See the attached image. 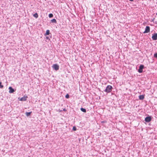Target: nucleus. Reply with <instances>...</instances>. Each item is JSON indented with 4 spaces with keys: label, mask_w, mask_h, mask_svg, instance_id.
Here are the masks:
<instances>
[{
    "label": "nucleus",
    "mask_w": 157,
    "mask_h": 157,
    "mask_svg": "<svg viewBox=\"0 0 157 157\" xmlns=\"http://www.w3.org/2000/svg\"><path fill=\"white\" fill-rule=\"evenodd\" d=\"M3 87V86L2 85V82H0V88H2Z\"/></svg>",
    "instance_id": "nucleus-16"
},
{
    "label": "nucleus",
    "mask_w": 157,
    "mask_h": 157,
    "mask_svg": "<svg viewBox=\"0 0 157 157\" xmlns=\"http://www.w3.org/2000/svg\"><path fill=\"white\" fill-rule=\"evenodd\" d=\"M63 110L64 111H66V110L65 109H63Z\"/></svg>",
    "instance_id": "nucleus-19"
},
{
    "label": "nucleus",
    "mask_w": 157,
    "mask_h": 157,
    "mask_svg": "<svg viewBox=\"0 0 157 157\" xmlns=\"http://www.w3.org/2000/svg\"><path fill=\"white\" fill-rule=\"evenodd\" d=\"M113 89V87L110 85H108L105 89L104 91L107 93L110 92Z\"/></svg>",
    "instance_id": "nucleus-1"
},
{
    "label": "nucleus",
    "mask_w": 157,
    "mask_h": 157,
    "mask_svg": "<svg viewBox=\"0 0 157 157\" xmlns=\"http://www.w3.org/2000/svg\"><path fill=\"white\" fill-rule=\"evenodd\" d=\"M53 17V15L52 13H50L49 14V17L50 18L52 17Z\"/></svg>",
    "instance_id": "nucleus-15"
},
{
    "label": "nucleus",
    "mask_w": 157,
    "mask_h": 157,
    "mask_svg": "<svg viewBox=\"0 0 157 157\" xmlns=\"http://www.w3.org/2000/svg\"><path fill=\"white\" fill-rule=\"evenodd\" d=\"M33 16L36 17V18H37L38 17V15L37 13H35L33 15Z\"/></svg>",
    "instance_id": "nucleus-14"
},
{
    "label": "nucleus",
    "mask_w": 157,
    "mask_h": 157,
    "mask_svg": "<svg viewBox=\"0 0 157 157\" xmlns=\"http://www.w3.org/2000/svg\"><path fill=\"white\" fill-rule=\"evenodd\" d=\"M73 129L74 131H76V128L75 127H73Z\"/></svg>",
    "instance_id": "nucleus-18"
},
{
    "label": "nucleus",
    "mask_w": 157,
    "mask_h": 157,
    "mask_svg": "<svg viewBox=\"0 0 157 157\" xmlns=\"http://www.w3.org/2000/svg\"><path fill=\"white\" fill-rule=\"evenodd\" d=\"M27 98L28 97L27 96H24L23 97L21 98L20 99V100L23 101H25L26 100Z\"/></svg>",
    "instance_id": "nucleus-8"
},
{
    "label": "nucleus",
    "mask_w": 157,
    "mask_h": 157,
    "mask_svg": "<svg viewBox=\"0 0 157 157\" xmlns=\"http://www.w3.org/2000/svg\"><path fill=\"white\" fill-rule=\"evenodd\" d=\"M51 21L52 23H57L56 21V19H53L51 20Z\"/></svg>",
    "instance_id": "nucleus-11"
},
{
    "label": "nucleus",
    "mask_w": 157,
    "mask_h": 157,
    "mask_svg": "<svg viewBox=\"0 0 157 157\" xmlns=\"http://www.w3.org/2000/svg\"><path fill=\"white\" fill-rule=\"evenodd\" d=\"M150 28L148 26H147L146 27L145 31L143 32L144 33H147L150 32Z\"/></svg>",
    "instance_id": "nucleus-4"
},
{
    "label": "nucleus",
    "mask_w": 157,
    "mask_h": 157,
    "mask_svg": "<svg viewBox=\"0 0 157 157\" xmlns=\"http://www.w3.org/2000/svg\"><path fill=\"white\" fill-rule=\"evenodd\" d=\"M52 68L55 70L57 71L59 69V66L57 64H54L52 66Z\"/></svg>",
    "instance_id": "nucleus-2"
},
{
    "label": "nucleus",
    "mask_w": 157,
    "mask_h": 157,
    "mask_svg": "<svg viewBox=\"0 0 157 157\" xmlns=\"http://www.w3.org/2000/svg\"><path fill=\"white\" fill-rule=\"evenodd\" d=\"M65 97L66 98H69V95H68V94H67L66 96H65Z\"/></svg>",
    "instance_id": "nucleus-17"
},
{
    "label": "nucleus",
    "mask_w": 157,
    "mask_h": 157,
    "mask_svg": "<svg viewBox=\"0 0 157 157\" xmlns=\"http://www.w3.org/2000/svg\"><path fill=\"white\" fill-rule=\"evenodd\" d=\"M144 68V66L143 65H140L139 68L138 70L139 72L141 73L143 72V69Z\"/></svg>",
    "instance_id": "nucleus-3"
},
{
    "label": "nucleus",
    "mask_w": 157,
    "mask_h": 157,
    "mask_svg": "<svg viewBox=\"0 0 157 157\" xmlns=\"http://www.w3.org/2000/svg\"><path fill=\"white\" fill-rule=\"evenodd\" d=\"M130 1H133V0H129Z\"/></svg>",
    "instance_id": "nucleus-20"
},
{
    "label": "nucleus",
    "mask_w": 157,
    "mask_h": 157,
    "mask_svg": "<svg viewBox=\"0 0 157 157\" xmlns=\"http://www.w3.org/2000/svg\"><path fill=\"white\" fill-rule=\"evenodd\" d=\"M156 15H157V13H156Z\"/></svg>",
    "instance_id": "nucleus-22"
},
{
    "label": "nucleus",
    "mask_w": 157,
    "mask_h": 157,
    "mask_svg": "<svg viewBox=\"0 0 157 157\" xmlns=\"http://www.w3.org/2000/svg\"><path fill=\"white\" fill-rule=\"evenodd\" d=\"M49 33H50L49 30H47L46 31V33L44 35L45 36L47 35H49Z\"/></svg>",
    "instance_id": "nucleus-10"
},
{
    "label": "nucleus",
    "mask_w": 157,
    "mask_h": 157,
    "mask_svg": "<svg viewBox=\"0 0 157 157\" xmlns=\"http://www.w3.org/2000/svg\"><path fill=\"white\" fill-rule=\"evenodd\" d=\"M151 120V117L149 116L148 117H147L145 118V120L146 122H150Z\"/></svg>",
    "instance_id": "nucleus-5"
},
{
    "label": "nucleus",
    "mask_w": 157,
    "mask_h": 157,
    "mask_svg": "<svg viewBox=\"0 0 157 157\" xmlns=\"http://www.w3.org/2000/svg\"><path fill=\"white\" fill-rule=\"evenodd\" d=\"M9 92L10 93H13L15 91L14 90L11 86L9 87Z\"/></svg>",
    "instance_id": "nucleus-7"
},
{
    "label": "nucleus",
    "mask_w": 157,
    "mask_h": 157,
    "mask_svg": "<svg viewBox=\"0 0 157 157\" xmlns=\"http://www.w3.org/2000/svg\"><path fill=\"white\" fill-rule=\"evenodd\" d=\"M81 110L84 113H86V110L85 109H84L83 108H81Z\"/></svg>",
    "instance_id": "nucleus-13"
},
{
    "label": "nucleus",
    "mask_w": 157,
    "mask_h": 157,
    "mask_svg": "<svg viewBox=\"0 0 157 157\" xmlns=\"http://www.w3.org/2000/svg\"><path fill=\"white\" fill-rule=\"evenodd\" d=\"M46 38H47V39H48V37H46Z\"/></svg>",
    "instance_id": "nucleus-21"
},
{
    "label": "nucleus",
    "mask_w": 157,
    "mask_h": 157,
    "mask_svg": "<svg viewBox=\"0 0 157 157\" xmlns=\"http://www.w3.org/2000/svg\"><path fill=\"white\" fill-rule=\"evenodd\" d=\"M139 98L140 100H143L144 98V96L143 95H140L139 96Z\"/></svg>",
    "instance_id": "nucleus-9"
},
{
    "label": "nucleus",
    "mask_w": 157,
    "mask_h": 157,
    "mask_svg": "<svg viewBox=\"0 0 157 157\" xmlns=\"http://www.w3.org/2000/svg\"><path fill=\"white\" fill-rule=\"evenodd\" d=\"M152 38L153 40H156L157 39V33H155L153 34L152 37Z\"/></svg>",
    "instance_id": "nucleus-6"
},
{
    "label": "nucleus",
    "mask_w": 157,
    "mask_h": 157,
    "mask_svg": "<svg viewBox=\"0 0 157 157\" xmlns=\"http://www.w3.org/2000/svg\"><path fill=\"white\" fill-rule=\"evenodd\" d=\"M31 113H32V112H26V115L27 116H30Z\"/></svg>",
    "instance_id": "nucleus-12"
}]
</instances>
